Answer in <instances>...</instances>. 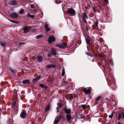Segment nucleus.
Instances as JSON below:
<instances>
[{"label": "nucleus", "instance_id": "1", "mask_svg": "<svg viewBox=\"0 0 124 124\" xmlns=\"http://www.w3.org/2000/svg\"><path fill=\"white\" fill-rule=\"evenodd\" d=\"M67 43H62L57 44L55 46L60 48H65L66 47Z\"/></svg>", "mask_w": 124, "mask_h": 124}, {"label": "nucleus", "instance_id": "2", "mask_svg": "<svg viewBox=\"0 0 124 124\" xmlns=\"http://www.w3.org/2000/svg\"><path fill=\"white\" fill-rule=\"evenodd\" d=\"M55 38L52 36H50L49 38L47 41L49 44H51L53 42L55 41Z\"/></svg>", "mask_w": 124, "mask_h": 124}, {"label": "nucleus", "instance_id": "3", "mask_svg": "<svg viewBox=\"0 0 124 124\" xmlns=\"http://www.w3.org/2000/svg\"><path fill=\"white\" fill-rule=\"evenodd\" d=\"M69 13L72 16H74L75 15V10L72 8H68L67 9Z\"/></svg>", "mask_w": 124, "mask_h": 124}, {"label": "nucleus", "instance_id": "4", "mask_svg": "<svg viewBox=\"0 0 124 124\" xmlns=\"http://www.w3.org/2000/svg\"><path fill=\"white\" fill-rule=\"evenodd\" d=\"M41 77L40 75H39L37 76L36 78L33 79L32 80V82L33 83H36Z\"/></svg>", "mask_w": 124, "mask_h": 124}, {"label": "nucleus", "instance_id": "5", "mask_svg": "<svg viewBox=\"0 0 124 124\" xmlns=\"http://www.w3.org/2000/svg\"><path fill=\"white\" fill-rule=\"evenodd\" d=\"M36 59L38 62H41L43 61V59L41 55H38L36 57Z\"/></svg>", "mask_w": 124, "mask_h": 124}, {"label": "nucleus", "instance_id": "6", "mask_svg": "<svg viewBox=\"0 0 124 124\" xmlns=\"http://www.w3.org/2000/svg\"><path fill=\"white\" fill-rule=\"evenodd\" d=\"M26 115V112L25 111L23 110L21 113L20 116L22 118H24L25 117Z\"/></svg>", "mask_w": 124, "mask_h": 124}, {"label": "nucleus", "instance_id": "7", "mask_svg": "<svg viewBox=\"0 0 124 124\" xmlns=\"http://www.w3.org/2000/svg\"><path fill=\"white\" fill-rule=\"evenodd\" d=\"M10 15L13 18H16L18 17L19 15L18 14L15 12L13 13Z\"/></svg>", "mask_w": 124, "mask_h": 124}, {"label": "nucleus", "instance_id": "8", "mask_svg": "<svg viewBox=\"0 0 124 124\" xmlns=\"http://www.w3.org/2000/svg\"><path fill=\"white\" fill-rule=\"evenodd\" d=\"M18 2V0H12L10 1V3L13 5H16Z\"/></svg>", "mask_w": 124, "mask_h": 124}, {"label": "nucleus", "instance_id": "9", "mask_svg": "<svg viewBox=\"0 0 124 124\" xmlns=\"http://www.w3.org/2000/svg\"><path fill=\"white\" fill-rule=\"evenodd\" d=\"M30 29L28 28L27 26H24L23 28V32L25 33H27L30 31Z\"/></svg>", "mask_w": 124, "mask_h": 124}, {"label": "nucleus", "instance_id": "10", "mask_svg": "<svg viewBox=\"0 0 124 124\" xmlns=\"http://www.w3.org/2000/svg\"><path fill=\"white\" fill-rule=\"evenodd\" d=\"M61 118L62 116H60L58 117H57L54 121V123L55 124H56L60 121Z\"/></svg>", "mask_w": 124, "mask_h": 124}, {"label": "nucleus", "instance_id": "11", "mask_svg": "<svg viewBox=\"0 0 124 124\" xmlns=\"http://www.w3.org/2000/svg\"><path fill=\"white\" fill-rule=\"evenodd\" d=\"M44 27L46 31L48 32L50 30V29L48 27V25L47 24H45Z\"/></svg>", "mask_w": 124, "mask_h": 124}, {"label": "nucleus", "instance_id": "12", "mask_svg": "<svg viewBox=\"0 0 124 124\" xmlns=\"http://www.w3.org/2000/svg\"><path fill=\"white\" fill-rule=\"evenodd\" d=\"M66 117L67 121L68 122H69L70 119L71 118V115L70 114H67L66 115Z\"/></svg>", "mask_w": 124, "mask_h": 124}, {"label": "nucleus", "instance_id": "13", "mask_svg": "<svg viewBox=\"0 0 124 124\" xmlns=\"http://www.w3.org/2000/svg\"><path fill=\"white\" fill-rule=\"evenodd\" d=\"M51 53L52 55H56V51L54 49H51Z\"/></svg>", "mask_w": 124, "mask_h": 124}, {"label": "nucleus", "instance_id": "14", "mask_svg": "<svg viewBox=\"0 0 124 124\" xmlns=\"http://www.w3.org/2000/svg\"><path fill=\"white\" fill-rule=\"evenodd\" d=\"M90 90L89 89H85L84 91V92L86 94H88L89 93H90Z\"/></svg>", "mask_w": 124, "mask_h": 124}, {"label": "nucleus", "instance_id": "15", "mask_svg": "<svg viewBox=\"0 0 124 124\" xmlns=\"http://www.w3.org/2000/svg\"><path fill=\"white\" fill-rule=\"evenodd\" d=\"M22 83L23 84H29L30 83L29 80L28 79H26L23 80L22 81Z\"/></svg>", "mask_w": 124, "mask_h": 124}, {"label": "nucleus", "instance_id": "16", "mask_svg": "<svg viewBox=\"0 0 124 124\" xmlns=\"http://www.w3.org/2000/svg\"><path fill=\"white\" fill-rule=\"evenodd\" d=\"M85 40L87 45H88L89 46H90V42L89 39L85 38Z\"/></svg>", "mask_w": 124, "mask_h": 124}, {"label": "nucleus", "instance_id": "17", "mask_svg": "<svg viewBox=\"0 0 124 124\" xmlns=\"http://www.w3.org/2000/svg\"><path fill=\"white\" fill-rule=\"evenodd\" d=\"M68 97L70 101H71L72 99H73V98L72 95L71 94L68 95Z\"/></svg>", "mask_w": 124, "mask_h": 124}, {"label": "nucleus", "instance_id": "18", "mask_svg": "<svg viewBox=\"0 0 124 124\" xmlns=\"http://www.w3.org/2000/svg\"><path fill=\"white\" fill-rule=\"evenodd\" d=\"M65 112L67 113H69L70 112V110L67 108H65L64 109Z\"/></svg>", "mask_w": 124, "mask_h": 124}, {"label": "nucleus", "instance_id": "19", "mask_svg": "<svg viewBox=\"0 0 124 124\" xmlns=\"http://www.w3.org/2000/svg\"><path fill=\"white\" fill-rule=\"evenodd\" d=\"M83 19H84L87 18V17L85 12H84L82 14Z\"/></svg>", "mask_w": 124, "mask_h": 124}, {"label": "nucleus", "instance_id": "20", "mask_svg": "<svg viewBox=\"0 0 124 124\" xmlns=\"http://www.w3.org/2000/svg\"><path fill=\"white\" fill-rule=\"evenodd\" d=\"M0 45L3 47H4L6 45V43L4 42H1L0 43Z\"/></svg>", "mask_w": 124, "mask_h": 124}, {"label": "nucleus", "instance_id": "21", "mask_svg": "<svg viewBox=\"0 0 124 124\" xmlns=\"http://www.w3.org/2000/svg\"><path fill=\"white\" fill-rule=\"evenodd\" d=\"M42 88H44L45 89H47V87L43 84H40L39 85Z\"/></svg>", "mask_w": 124, "mask_h": 124}, {"label": "nucleus", "instance_id": "22", "mask_svg": "<svg viewBox=\"0 0 124 124\" xmlns=\"http://www.w3.org/2000/svg\"><path fill=\"white\" fill-rule=\"evenodd\" d=\"M49 106H47L45 108V111L46 112L48 111L49 109Z\"/></svg>", "mask_w": 124, "mask_h": 124}, {"label": "nucleus", "instance_id": "23", "mask_svg": "<svg viewBox=\"0 0 124 124\" xmlns=\"http://www.w3.org/2000/svg\"><path fill=\"white\" fill-rule=\"evenodd\" d=\"M42 37V35H39L36 36V38L37 39H40Z\"/></svg>", "mask_w": 124, "mask_h": 124}, {"label": "nucleus", "instance_id": "24", "mask_svg": "<svg viewBox=\"0 0 124 124\" xmlns=\"http://www.w3.org/2000/svg\"><path fill=\"white\" fill-rule=\"evenodd\" d=\"M101 99V97L100 96H98L95 97V100L96 101H98Z\"/></svg>", "mask_w": 124, "mask_h": 124}, {"label": "nucleus", "instance_id": "25", "mask_svg": "<svg viewBox=\"0 0 124 124\" xmlns=\"http://www.w3.org/2000/svg\"><path fill=\"white\" fill-rule=\"evenodd\" d=\"M85 54L87 55H88V56H91H91H93V54H91L90 53H89L88 52H86L85 53Z\"/></svg>", "mask_w": 124, "mask_h": 124}, {"label": "nucleus", "instance_id": "26", "mask_svg": "<svg viewBox=\"0 0 124 124\" xmlns=\"http://www.w3.org/2000/svg\"><path fill=\"white\" fill-rule=\"evenodd\" d=\"M65 74V71L64 69H62V76H64Z\"/></svg>", "mask_w": 124, "mask_h": 124}, {"label": "nucleus", "instance_id": "27", "mask_svg": "<svg viewBox=\"0 0 124 124\" xmlns=\"http://www.w3.org/2000/svg\"><path fill=\"white\" fill-rule=\"evenodd\" d=\"M122 116L121 114H119L118 115V117L117 118V120H119L121 119L122 118Z\"/></svg>", "mask_w": 124, "mask_h": 124}, {"label": "nucleus", "instance_id": "28", "mask_svg": "<svg viewBox=\"0 0 124 124\" xmlns=\"http://www.w3.org/2000/svg\"><path fill=\"white\" fill-rule=\"evenodd\" d=\"M81 107L84 110L86 108V106L85 105H82Z\"/></svg>", "mask_w": 124, "mask_h": 124}, {"label": "nucleus", "instance_id": "29", "mask_svg": "<svg viewBox=\"0 0 124 124\" xmlns=\"http://www.w3.org/2000/svg\"><path fill=\"white\" fill-rule=\"evenodd\" d=\"M57 105L58 106L56 108L57 109L59 108L60 107H61V105L59 103H58Z\"/></svg>", "mask_w": 124, "mask_h": 124}, {"label": "nucleus", "instance_id": "30", "mask_svg": "<svg viewBox=\"0 0 124 124\" xmlns=\"http://www.w3.org/2000/svg\"><path fill=\"white\" fill-rule=\"evenodd\" d=\"M15 104H16V102H14L12 104V107L13 108H14Z\"/></svg>", "mask_w": 124, "mask_h": 124}, {"label": "nucleus", "instance_id": "31", "mask_svg": "<svg viewBox=\"0 0 124 124\" xmlns=\"http://www.w3.org/2000/svg\"><path fill=\"white\" fill-rule=\"evenodd\" d=\"M24 12V10L23 9H21L20 11V13L21 14H23Z\"/></svg>", "mask_w": 124, "mask_h": 124}, {"label": "nucleus", "instance_id": "32", "mask_svg": "<svg viewBox=\"0 0 124 124\" xmlns=\"http://www.w3.org/2000/svg\"><path fill=\"white\" fill-rule=\"evenodd\" d=\"M28 16L31 18H33L34 17V15H30V14H29L28 15Z\"/></svg>", "mask_w": 124, "mask_h": 124}, {"label": "nucleus", "instance_id": "33", "mask_svg": "<svg viewBox=\"0 0 124 124\" xmlns=\"http://www.w3.org/2000/svg\"><path fill=\"white\" fill-rule=\"evenodd\" d=\"M121 116H122V117L124 118V112H122L121 113Z\"/></svg>", "mask_w": 124, "mask_h": 124}, {"label": "nucleus", "instance_id": "34", "mask_svg": "<svg viewBox=\"0 0 124 124\" xmlns=\"http://www.w3.org/2000/svg\"><path fill=\"white\" fill-rule=\"evenodd\" d=\"M10 21L12 22H13L15 23H18V22L17 21H12L11 20H10Z\"/></svg>", "mask_w": 124, "mask_h": 124}, {"label": "nucleus", "instance_id": "35", "mask_svg": "<svg viewBox=\"0 0 124 124\" xmlns=\"http://www.w3.org/2000/svg\"><path fill=\"white\" fill-rule=\"evenodd\" d=\"M85 29H86V31H87L88 32V27L87 26H86Z\"/></svg>", "mask_w": 124, "mask_h": 124}, {"label": "nucleus", "instance_id": "36", "mask_svg": "<svg viewBox=\"0 0 124 124\" xmlns=\"http://www.w3.org/2000/svg\"><path fill=\"white\" fill-rule=\"evenodd\" d=\"M113 116L112 115H110L109 116V117L112 118L113 117Z\"/></svg>", "mask_w": 124, "mask_h": 124}, {"label": "nucleus", "instance_id": "37", "mask_svg": "<svg viewBox=\"0 0 124 124\" xmlns=\"http://www.w3.org/2000/svg\"><path fill=\"white\" fill-rule=\"evenodd\" d=\"M11 71L13 73H15L16 72V71L14 70H11Z\"/></svg>", "mask_w": 124, "mask_h": 124}, {"label": "nucleus", "instance_id": "38", "mask_svg": "<svg viewBox=\"0 0 124 124\" xmlns=\"http://www.w3.org/2000/svg\"><path fill=\"white\" fill-rule=\"evenodd\" d=\"M25 43H19V46H21V45H22V44H24Z\"/></svg>", "mask_w": 124, "mask_h": 124}, {"label": "nucleus", "instance_id": "39", "mask_svg": "<svg viewBox=\"0 0 124 124\" xmlns=\"http://www.w3.org/2000/svg\"><path fill=\"white\" fill-rule=\"evenodd\" d=\"M31 8H34V6L33 5H31Z\"/></svg>", "mask_w": 124, "mask_h": 124}, {"label": "nucleus", "instance_id": "40", "mask_svg": "<svg viewBox=\"0 0 124 124\" xmlns=\"http://www.w3.org/2000/svg\"><path fill=\"white\" fill-rule=\"evenodd\" d=\"M94 24L95 26H97L98 25V23L97 22H96L94 23Z\"/></svg>", "mask_w": 124, "mask_h": 124}, {"label": "nucleus", "instance_id": "41", "mask_svg": "<svg viewBox=\"0 0 124 124\" xmlns=\"http://www.w3.org/2000/svg\"><path fill=\"white\" fill-rule=\"evenodd\" d=\"M83 21H85L86 23H87V21H86L85 19H84Z\"/></svg>", "mask_w": 124, "mask_h": 124}, {"label": "nucleus", "instance_id": "42", "mask_svg": "<svg viewBox=\"0 0 124 124\" xmlns=\"http://www.w3.org/2000/svg\"><path fill=\"white\" fill-rule=\"evenodd\" d=\"M93 10L95 12H96V10L95 9V8H93Z\"/></svg>", "mask_w": 124, "mask_h": 124}, {"label": "nucleus", "instance_id": "43", "mask_svg": "<svg viewBox=\"0 0 124 124\" xmlns=\"http://www.w3.org/2000/svg\"><path fill=\"white\" fill-rule=\"evenodd\" d=\"M104 1L105 2H108V0H104Z\"/></svg>", "mask_w": 124, "mask_h": 124}, {"label": "nucleus", "instance_id": "44", "mask_svg": "<svg viewBox=\"0 0 124 124\" xmlns=\"http://www.w3.org/2000/svg\"><path fill=\"white\" fill-rule=\"evenodd\" d=\"M1 109L0 108V113L1 112Z\"/></svg>", "mask_w": 124, "mask_h": 124}, {"label": "nucleus", "instance_id": "45", "mask_svg": "<svg viewBox=\"0 0 124 124\" xmlns=\"http://www.w3.org/2000/svg\"><path fill=\"white\" fill-rule=\"evenodd\" d=\"M48 66L49 67H50L51 66H51L50 65H49Z\"/></svg>", "mask_w": 124, "mask_h": 124}, {"label": "nucleus", "instance_id": "46", "mask_svg": "<svg viewBox=\"0 0 124 124\" xmlns=\"http://www.w3.org/2000/svg\"><path fill=\"white\" fill-rule=\"evenodd\" d=\"M59 112V110H57V113H58V112Z\"/></svg>", "mask_w": 124, "mask_h": 124}, {"label": "nucleus", "instance_id": "47", "mask_svg": "<svg viewBox=\"0 0 124 124\" xmlns=\"http://www.w3.org/2000/svg\"><path fill=\"white\" fill-rule=\"evenodd\" d=\"M118 124H121L119 122L118 123Z\"/></svg>", "mask_w": 124, "mask_h": 124}, {"label": "nucleus", "instance_id": "48", "mask_svg": "<svg viewBox=\"0 0 124 124\" xmlns=\"http://www.w3.org/2000/svg\"><path fill=\"white\" fill-rule=\"evenodd\" d=\"M111 65L112 66H113V63H112L111 64Z\"/></svg>", "mask_w": 124, "mask_h": 124}]
</instances>
